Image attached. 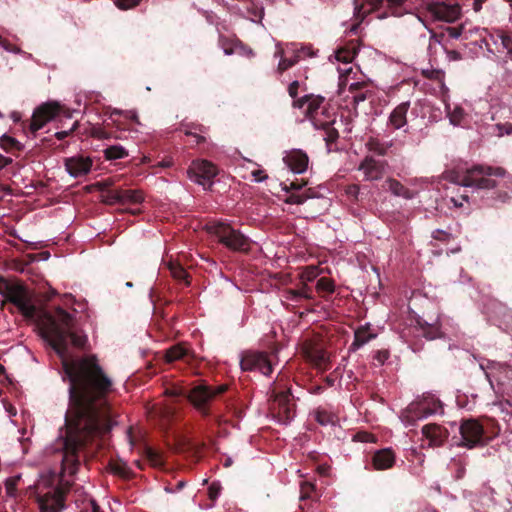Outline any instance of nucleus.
Returning a JSON list of instances; mask_svg holds the SVG:
<instances>
[{
  "label": "nucleus",
  "mask_w": 512,
  "mask_h": 512,
  "mask_svg": "<svg viewBox=\"0 0 512 512\" xmlns=\"http://www.w3.org/2000/svg\"><path fill=\"white\" fill-rule=\"evenodd\" d=\"M463 116V110L461 108H456L452 115L450 116V121L452 124H458Z\"/></svg>",
  "instance_id": "nucleus-63"
},
{
  "label": "nucleus",
  "mask_w": 512,
  "mask_h": 512,
  "mask_svg": "<svg viewBox=\"0 0 512 512\" xmlns=\"http://www.w3.org/2000/svg\"><path fill=\"white\" fill-rule=\"evenodd\" d=\"M164 358L167 363L175 361L192 363L195 359V354L185 343H178L165 350Z\"/></svg>",
  "instance_id": "nucleus-17"
},
{
  "label": "nucleus",
  "mask_w": 512,
  "mask_h": 512,
  "mask_svg": "<svg viewBox=\"0 0 512 512\" xmlns=\"http://www.w3.org/2000/svg\"><path fill=\"white\" fill-rule=\"evenodd\" d=\"M270 410L273 416L282 423L289 422L295 414L290 387L287 384H282L279 380L271 389Z\"/></svg>",
  "instance_id": "nucleus-3"
},
{
  "label": "nucleus",
  "mask_w": 512,
  "mask_h": 512,
  "mask_svg": "<svg viewBox=\"0 0 512 512\" xmlns=\"http://www.w3.org/2000/svg\"><path fill=\"white\" fill-rule=\"evenodd\" d=\"M323 101L324 98L321 96L305 95L294 100L292 106L294 108L302 109L304 114L310 118L314 124L315 117L322 119V116L324 115V109L319 113V109L321 108Z\"/></svg>",
  "instance_id": "nucleus-13"
},
{
  "label": "nucleus",
  "mask_w": 512,
  "mask_h": 512,
  "mask_svg": "<svg viewBox=\"0 0 512 512\" xmlns=\"http://www.w3.org/2000/svg\"><path fill=\"white\" fill-rule=\"evenodd\" d=\"M19 477L9 478L6 481V490L9 495H13L16 491L17 482L19 481Z\"/></svg>",
  "instance_id": "nucleus-57"
},
{
  "label": "nucleus",
  "mask_w": 512,
  "mask_h": 512,
  "mask_svg": "<svg viewBox=\"0 0 512 512\" xmlns=\"http://www.w3.org/2000/svg\"><path fill=\"white\" fill-rule=\"evenodd\" d=\"M374 470H387L395 464V453L391 448H384L374 452L371 460Z\"/></svg>",
  "instance_id": "nucleus-20"
},
{
  "label": "nucleus",
  "mask_w": 512,
  "mask_h": 512,
  "mask_svg": "<svg viewBox=\"0 0 512 512\" xmlns=\"http://www.w3.org/2000/svg\"><path fill=\"white\" fill-rule=\"evenodd\" d=\"M422 75L427 79L437 81L441 84H443L445 78L444 72L438 69L423 70Z\"/></svg>",
  "instance_id": "nucleus-44"
},
{
  "label": "nucleus",
  "mask_w": 512,
  "mask_h": 512,
  "mask_svg": "<svg viewBox=\"0 0 512 512\" xmlns=\"http://www.w3.org/2000/svg\"><path fill=\"white\" fill-rule=\"evenodd\" d=\"M251 174L256 182H262L268 178L265 171L260 169L253 170Z\"/></svg>",
  "instance_id": "nucleus-62"
},
{
  "label": "nucleus",
  "mask_w": 512,
  "mask_h": 512,
  "mask_svg": "<svg viewBox=\"0 0 512 512\" xmlns=\"http://www.w3.org/2000/svg\"><path fill=\"white\" fill-rule=\"evenodd\" d=\"M443 178L450 183L474 188L487 206L498 207L512 198V177L502 167L474 165L464 171L448 170Z\"/></svg>",
  "instance_id": "nucleus-2"
},
{
  "label": "nucleus",
  "mask_w": 512,
  "mask_h": 512,
  "mask_svg": "<svg viewBox=\"0 0 512 512\" xmlns=\"http://www.w3.org/2000/svg\"><path fill=\"white\" fill-rule=\"evenodd\" d=\"M283 161L294 173L301 174L307 170L309 158L304 151L294 149L283 158Z\"/></svg>",
  "instance_id": "nucleus-18"
},
{
  "label": "nucleus",
  "mask_w": 512,
  "mask_h": 512,
  "mask_svg": "<svg viewBox=\"0 0 512 512\" xmlns=\"http://www.w3.org/2000/svg\"><path fill=\"white\" fill-rule=\"evenodd\" d=\"M1 147L6 151H9L12 149L20 150L21 144L15 138L7 136V135H3L1 137Z\"/></svg>",
  "instance_id": "nucleus-43"
},
{
  "label": "nucleus",
  "mask_w": 512,
  "mask_h": 512,
  "mask_svg": "<svg viewBox=\"0 0 512 512\" xmlns=\"http://www.w3.org/2000/svg\"><path fill=\"white\" fill-rule=\"evenodd\" d=\"M92 135L98 139H108L111 137V135L105 131L103 128H94Z\"/></svg>",
  "instance_id": "nucleus-61"
},
{
  "label": "nucleus",
  "mask_w": 512,
  "mask_h": 512,
  "mask_svg": "<svg viewBox=\"0 0 512 512\" xmlns=\"http://www.w3.org/2000/svg\"><path fill=\"white\" fill-rule=\"evenodd\" d=\"M123 116L124 118L126 119H130L134 122H137L138 123V116H137V113L134 112V111H121V110H117V109H114L111 114H110V120L114 123V124H117L118 125V117H121Z\"/></svg>",
  "instance_id": "nucleus-38"
},
{
  "label": "nucleus",
  "mask_w": 512,
  "mask_h": 512,
  "mask_svg": "<svg viewBox=\"0 0 512 512\" xmlns=\"http://www.w3.org/2000/svg\"><path fill=\"white\" fill-rule=\"evenodd\" d=\"M220 488L216 486L215 484H212L209 487V498L214 500L219 496Z\"/></svg>",
  "instance_id": "nucleus-64"
},
{
  "label": "nucleus",
  "mask_w": 512,
  "mask_h": 512,
  "mask_svg": "<svg viewBox=\"0 0 512 512\" xmlns=\"http://www.w3.org/2000/svg\"><path fill=\"white\" fill-rule=\"evenodd\" d=\"M307 184V182L303 181V180H294V181H291L289 185H284L283 187V190L289 192L290 190H295V191H299L301 190L305 185Z\"/></svg>",
  "instance_id": "nucleus-52"
},
{
  "label": "nucleus",
  "mask_w": 512,
  "mask_h": 512,
  "mask_svg": "<svg viewBox=\"0 0 512 512\" xmlns=\"http://www.w3.org/2000/svg\"><path fill=\"white\" fill-rule=\"evenodd\" d=\"M312 195L310 194V189H308L307 191H305L304 193L302 194H298V193H292L290 194L287 199L285 200V202L287 204H303L307 199L311 198Z\"/></svg>",
  "instance_id": "nucleus-41"
},
{
  "label": "nucleus",
  "mask_w": 512,
  "mask_h": 512,
  "mask_svg": "<svg viewBox=\"0 0 512 512\" xmlns=\"http://www.w3.org/2000/svg\"><path fill=\"white\" fill-rule=\"evenodd\" d=\"M284 297L286 300L294 302V303H300L303 298L301 297L298 288L297 289H287L284 291Z\"/></svg>",
  "instance_id": "nucleus-47"
},
{
  "label": "nucleus",
  "mask_w": 512,
  "mask_h": 512,
  "mask_svg": "<svg viewBox=\"0 0 512 512\" xmlns=\"http://www.w3.org/2000/svg\"><path fill=\"white\" fill-rule=\"evenodd\" d=\"M335 119L331 115H327V119L323 120L315 117L314 119V127L316 129H322L325 131L324 140L329 147L331 144L335 143L339 138V133L337 129L333 127Z\"/></svg>",
  "instance_id": "nucleus-22"
},
{
  "label": "nucleus",
  "mask_w": 512,
  "mask_h": 512,
  "mask_svg": "<svg viewBox=\"0 0 512 512\" xmlns=\"http://www.w3.org/2000/svg\"><path fill=\"white\" fill-rule=\"evenodd\" d=\"M301 353L306 361L318 368L325 367L328 362V355L325 349L320 344L311 340L303 342Z\"/></svg>",
  "instance_id": "nucleus-14"
},
{
  "label": "nucleus",
  "mask_w": 512,
  "mask_h": 512,
  "mask_svg": "<svg viewBox=\"0 0 512 512\" xmlns=\"http://www.w3.org/2000/svg\"><path fill=\"white\" fill-rule=\"evenodd\" d=\"M6 301L13 304L25 318H34L36 314V307L32 303L25 287L21 285H14L6 298Z\"/></svg>",
  "instance_id": "nucleus-11"
},
{
  "label": "nucleus",
  "mask_w": 512,
  "mask_h": 512,
  "mask_svg": "<svg viewBox=\"0 0 512 512\" xmlns=\"http://www.w3.org/2000/svg\"><path fill=\"white\" fill-rule=\"evenodd\" d=\"M40 331L61 359L69 381L65 433L60 436L61 474L74 476L94 441L113 426L108 397L114 391V384L96 355L71 357L70 344L77 349H85L87 344V336L77 327L73 315L57 307L53 313H45Z\"/></svg>",
  "instance_id": "nucleus-1"
},
{
  "label": "nucleus",
  "mask_w": 512,
  "mask_h": 512,
  "mask_svg": "<svg viewBox=\"0 0 512 512\" xmlns=\"http://www.w3.org/2000/svg\"><path fill=\"white\" fill-rule=\"evenodd\" d=\"M316 493V485L309 481H303L300 484V500H314Z\"/></svg>",
  "instance_id": "nucleus-36"
},
{
  "label": "nucleus",
  "mask_w": 512,
  "mask_h": 512,
  "mask_svg": "<svg viewBox=\"0 0 512 512\" xmlns=\"http://www.w3.org/2000/svg\"><path fill=\"white\" fill-rule=\"evenodd\" d=\"M187 174L190 180L202 185L205 190L211 189L213 179L218 174L217 167L210 161L205 159H198L192 161Z\"/></svg>",
  "instance_id": "nucleus-8"
},
{
  "label": "nucleus",
  "mask_w": 512,
  "mask_h": 512,
  "mask_svg": "<svg viewBox=\"0 0 512 512\" xmlns=\"http://www.w3.org/2000/svg\"><path fill=\"white\" fill-rule=\"evenodd\" d=\"M463 29H464L463 26L448 27L446 31H447V34L449 35V37L457 39L461 36Z\"/></svg>",
  "instance_id": "nucleus-60"
},
{
  "label": "nucleus",
  "mask_w": 512,
  "mask_h": 512,
  "mask_svg": "<svg viewBox=\"0 0 512 512\" xmlns=\"http://www.w3.org/2000/svg\"><path fill=\"white\" fill-rule=\"evenodd\" d=\"M349 92L352 94L355 104L369 100L374 96L373 90L370 89L366 82H354L350 84Z\"/></svg>",
  "instance_id": "nucleus-25"
},
{
  "label": "nucleus",
  "mask_w": 512,
  "mask_h": 512,
  "mask_svg": "<svg viewBox=\"0 0 512 512\" xmlns=\"http://www.w3.org/2000/svg\"><path fill=\"white\" fill-rule=\"evenodd\" d=\"M336 57L341 62L350 63L354 59V53L345 49H340L337 51Z\"/></svg>",
  "instance_id": "nucleus-50"
},
{
  "label": "nucleus",
  "mask_w": 512,
  "mask_h": 512,
  "mask_svg": "<svg viewBox=\"0 0 512 512\" xmlns=\"http://www.w3.org/2000/svg\"><path fill=\"white\" fill-rule=\"evenodd\" d=\"M417 326L422 331V335L427 340L441 339L445 333L441 330V325L437 320L435 323H429L425 320H417Z\"/></svg>",
  "instance_id": "nucleus-26"
},
{
  "label": "nucleus",
  "mask_w": 512,
  "mask_h": 512,
  "mask_svg": "<svg viewBox=\"0 0 512 512\" xmlns=\"http://www.w3.org/2000/svg\"><path fill=\"white\" fill-rule=\"evenodd\" d=\"M234 41L229 38L221 35L219 37V46L223 49L226 55H231L234 53Z\"/></svg>",
  "instance_id": "nucleus-45"
},
{
  "label": "nucleus",
  "mask_w": 512,
  "mask_h": 512,
  "mask_svg": "<svg viewBox=\"0 0 512 512\" xmlns=\"http://www.w3.org/2000/svg\"><path fill=\"white\" fill-rule=\"evenodd\" d=\"M497 37L500 40L502 47L507 50V54L512 59V33L499 31L497 33Z\"/></svg>",
  "instance_id": "nucleus-39"
},
{
  "label": "nucleus",
  "mask_w": 512,
  "mask_h": 512,
  "mask_svg": "<svg viewBox=\"0 0 512 512\" xmlns=\"http://www.w3.org/2000/svg\"><path fill=\"white\" fill-rule=\"evenodd\" d=\"M79 126V123L78 121H75L72 125V127L69 129V130H64V131H59V132H56L55 133V137L58 139V140H63L65 139L66 137L70 136L74 131L77 130Z\"/></svg>",
  "instance_id": "nucleus-53"
},
{
  "label": "nucleus",
  "mask_w": 512,
  "mask_h": 512,
  "mask_svg": "<svg viewBox=\"0 0 512 512\" xmlns=\"http://www.w3.org/2000/svg\"><path fill=\"white\" fill-rule=\"evenodd\" d=\"M104 157L106 160L123 159L128 156V151L121 145H112L104 149Z\"/></svg>",
  "instance_id": "nucleus-32"
},
{
  "label": "nucleus",
  "mask_w": 512,
  "mask_h": 512,
  "mask_svg": "<svg viewBox=\"0 0 512 512\" xmlns=\"http://www.w3.org/2000/svg\"><path fill=\"white\" fill-rule=\"evenodd\" d=\"M429 12L437 20L454 22L461 16V6L457 3L437 2L429 5Z\"/></svg>",
  "instance_id": "nucleus-15"
},
{
  "label": "nucleus",
  "mask_w": 512,
  "mask_h": 512,
  "mask_svg": "<svg viewBox=\"0 0 512 512\" xmlns=\"http://www.w3.org/2000/svg\"><path fill=\"white\" fill-rule=\"evenodd\" d=\"M359 170L363 171L365 180H379L384 175V163L377 161L372 157H366L360 163Z\"/></svg>",
  "instance_id": "nucleus-19"
},
{
  "label": "nucleus",
  "mask_w": 512,
  "mask_h": 512,
  "mask_svg": "<svg viewBox=\"0 0 512 512\" xmlns=\"http://www.w3.org/2000/svg\"><path fill=\"white\" fill-rule=\"evenodd\" d=\"M382 3L383 0H355V15L364 19L368 14L378 9Z\"/></svg>",
  "instance_id": "nucleus-27"
},
{
  "label": "nucleus",
  "mask_w": 512,
  "mask_h": 512,
  "mask_svg": "<svg viewBox=\"0 0 512 512\" xmlns=\"http://www.w3.org/2000/svg\"><path fill=\"white\" fill-rule=\"evenodd\" d=\"M275 57H280V61L278 64V72L283 73L287 69L294 66L300 59V54L297 52L293 58H285L283 57V50H278L275 52Z\"/></svg>",
  "instance_id": "nucleus-33"
},
{
  "label": "nucleus",
  "mask_w": 512,
  "mask_h": 512,
  "mask_svg": "<svg viewBox=\"0 0 512 512\" xmlns=\"http://www.w3.org/2000/svg\"><path fill=\"white\" fill-rule=\"evenodd\" d=\"M227 389L225 384L218 386L200 384L189 391L187 398L202 416L208 417L211 415L210 403L225 393Z\"/></svg>",
  "instance_id": "nucleus-5"
},
{
  "label": "nucleus",
  "mask_w": 512,
  "mask_h": 512,
  "mask_svg": "<svg viewBox=\"0 0 512 512\" xmlns=\"http://www.w3.org/2000/svg\"><path fill=\"white\" fill-rule=\"evenodd\" d=\"M318 276V270L316 267H307L301 274L302 281L311 282Z\"/></svg>",
  "instance_id": "nucleus-49"
},
{
  "label": "nucleus",
  "mask_w": 512,
  "mask_h": 512,
  "mask_svg": "<svg viewBox=\"0 0 512 512\" xmlns=\"http://www.w3.org/2000/svg\"><path fill=\"white\" fill-rule=\"evenodd\" d=\"M115 5L121 10H127L136 7L141 0H114Z\"/></svg>",
  "instance_id": "nucleus-48"
},
{
  "label": "nucleus",
  "mask_w": 512,
  "mask_h": 512,
  "mask_svg": "<svg viewBox=\"0 0 512 512\" xmlns=\"http://www.w3.org/2000/svg\"><path fill=\"white\" fill-rule=\"evenodd\" d=\"M298 290L303 300L313 299L312 288L309 287L306 282L302 281Z\"/></svg>",
  "instance_id": "nucleus-51"
},
{
  "label": "nucleus",
  "mask_w": 512,
  "mask_h": 512,
  "mask_svg": "<svg viewBox=\"0 0 512 512\" xmlns=\"http://www.w3.org/2000/svg\"><path fill=\"white\" fill-rule=\"evenodd\" d=\"M185 134L187 136H191V137L195 138V143L196 144H201V143H204L206 141V138L203 135L204 133H200V132H196V131H190V130H185Z\"/></svg>",
  "instance_id": "nucleus-58"
},
{
  "label": "nucleus",
  "mask_w": 512,
  "mask_h": 512,
  "mask_svg": "<svg viewBox=\"0 0 512 512\" xmlns=\"http://www.w3.org/2000/svg\"><path fill=\"white\" fill-rule=\"evenodd\" d=\"M120 196L121 204H137L144 200V196L141 190L120 189Z\"/></svg>",
  "instance_id": "nucleus-29"
},
{
  "label": "nucleus",
  "mask_w": 512,
  "mask_h": 512,
  "mask_svg": "<svg viewBox=\"0 0 512 512\" xmlns=\"http://www.w3.org/2000/svg\"><path fill=\"white\" fill-rule=\"evenodd\" d=\"M314 416L315 420L321 425L334 424L335 421L334 414L320 407L314 411Z\"/></svg>",
  "instance_id": "nucleus-34"
},
{
  "label": "nucleus",
  "mask_w": 512,
  "mask_h": 512,
  "mask_svg": "<svg viewBox=\"0 0 512 512\" xmlns=\"http://www.w3.org/2000/svg\"><path fill=\"white\" fill-rule=\"evenodd\" d=\"M385 183L388 190L397 197H403L405 199H412L414 197V192L396 179L388 178Z\"/></svg>",
  "instance_id": "nucleus-28"
},
{
  "label": "nucleus",
  "mask_w": 512,
  "mask_h": 512,
  "mask_svg": "<svg viewBox=\"0 0 512 512\" xmlns=\"http://www.w3.org/2000/svg\"><path fill=\"white\" fill-rule=\"evenodd\" d=\"M389 351L388 350H378L375 355H374V359L379 363V364H384L385 361L389 358Z\"/></svg>",
  "instance_id": "nucleus-59"
},
{
  "label": "nucleus",
  "mask_w": 512,
  "mask_h": 512,
  "mask_svg": "<svg viewBox=\"0 0 512 512\" xmlns=\"http://www.w3.org/2000/svg\"><path fill=\"white\" fill-rule=\"evenodd\" d=\"M377 334L371 330V325L366 323L358 327L354 332V340L349 346V351H356L369 341L375 339Z\"/></svg>",
  "instance_id": "nucleus-23"
},
{
  "label": "nucleus",
  "mask_w": 512,
  "mask_h": 512,
  "mask_svg": "<svg viewBox=\"0 0 512 512\" xmlns=\"http://www.w3.org/2000/svg\"><path fill=\"white\" fill-rule=\"evenodd\" d=\"M367 146L369 148L370 151L380 155V156H384L387 154V150H388V146L381 143L379 140L377 139H370L367 143Z\"/></svg>",
  "instance_id": "nucleus-40"
},
{
  "label": "nucleus",
  "mask_w": 512,
  "mask_h": 512,
  "mask_svg": "<svg viewBox=\"0 0 512 512\" xmlns=\"http://www.w3.org/2000/svg\"><path fill=\"white\" fill-rule=\"evenodd\" d=\"M483 430L485 440H487V444L492 441L495 437H497L500 433V427L497 421L494 419L486 418L484 419Z\"/></svg>",
  "instance_id": "nucleus-30"
},
{
  "label": "nucleus",
  "mask_w": 512,
  "mask_h": 512,
  "mask_svg": "<svg viewBox=\"0 0 512 512\" xmlns=\"http://www.w3.org/2000/svg\"><path fill=\"white\" fill-rule=\"evenodd\" d=\"M144 454L145 457L153 466L162 465L161 455L156 450L152 449L151 447H145Z\"/></svg>",
  "instance_id": "nucleus-42"
},
{
  "label": "nucleus",
  "mask_w": 512,
  "mask_h": 512,
  "mask_svg": "<svg viewBox=\"0 0 512 512\" xmlns=\"http://www.w3.org/2000/svg\"><path fill=\"white\" fill-rule=\"evenodd\" d=\"M459 433L461 435L460 445L463 447L472 449L487 445V440H485L484 436L483 423L479 419H462L459 426Z\"/></svg>",
  "instance_id": "nucleus-6"
},
{
  "label": "nucleus",
  "mask_w": 512,
  "mask_h": 512,
  "mask_svg": "<svg viewBox=\"0 0 512 512\" xmlns=\"http://www.w3.org/2000/svg\"><path fill=\"white\" fill-rule=\"evenodd\" d=\"M319 293L332 294L335 290L334 281L327 277H321L316 284Z\"/></svg>",
  "instance_id": "nucleus-37"
},
{
  "label": "nucleus",
  "mask_w": 512,
  "mask_h": 512,
  "mask_svg": "<svg viewBox=\"0 0 512 512\" xmlns=\"http://www.w3.org/2000/svg\"><path fill=\"white\" fill-rule=\"evenodd\" d=\"M441 408L442 405L439 399L428 396L410 403L402 417L408 424H413L417 420L436 414Z\"/></svg>",
  "instance_id": "nucleus-7"
},
{
  "label": "nucleus",
  "mask_w": 512,
  "mask_h": 512,
  "mask_svg": "<svg viewBox=\"0 0 512 512\" xmlns=\"http://www.w3.org/2000/svg\"><path fill=\"white\" fill-rule=\"evenodd\" d=\"M210 234L218 239V242L226 248L237 252H246L250 248V240L240 230L231 225L217 222L208 227Z\"/></svg>",
  "instance_id": "nucleus-4"
},
{
  "label": "nucleus",
  "mask_w": 512,
  "mask_h": 512,
  "mask_svg": "<svg viewBox=\"0 0 512 512\" xmlns=\"http://www.w3.org/2000/svg\"><path fill=\"white\" fill-rule=\"evenodd\" d=\"M299 87L300 83L297 80L291 82L290 85L288 86V93L289 96L293 99V101L298 99L297 96Z\"/></svg>",
  "instance_id": "nucleus-56"
},
{
  "label": "nucleus",
  "mask_w": 512,
  "mask_h": 512,
  "mask_svg": "<svg viewBox=\"0 0 512 512\" xmlns=\"http://www.w3.org/2000/svg\"><path fill=\"white\" fill-rule=\"evenodd\" d=\"M14 287V285H11L6 279L3 277H0V294L7 298V296L10 293V290Z\"/></svg>",
  "instance_id": "nucleus-54"
},
{
  "label": "nucleus",
  "mask_w": 512,
  "mask_h": 512,
  "mask_svg": "<svg viewBox=\"0 0 512 512\" xmlns=\"http://www.w3.org/2000/svg\"><path fill=\"white\" fill-rule=\"evenodd\" d=\"M66 490L56 488L38 499L40 512H61L65 507Z\"/></svg>",
  "instance_id": "nucleus-12"
},
{
  "label": "nucleus",
  "mask_w": 512,
  "mask_h": 512,
  "mask_svg": "<svg viewBox=\"0 0 512 512\" xmlns=\"http://www.w3.org/2000/svg\"><path fill=\"white\" fill-rule=\"evenodd\" d=\"M451 235L449 233H447L446 231H443V230H435L433 231L432 233V238L435 239V240H439V241H442V242H446L450 239Z\"/></svg>",
  "instance_id": "nucleus-55"
},
{
  "label": "nucleus",
  "mask_w": 512,
  "mask_h": 512,
  "mask_svg": "<svg viewBox=\"0 0 512 512\" xmlns=\"http://www.w3.org/2000/svg\"><path fill=\"white\" fill-rule=\"evenodd\" d=\"M410 107V102H402L397 105L389 116V125L394 129H400L407 124V112Z\"/></svg>",
  "instance_id": "nucleus-24"
},
{
  "label": "nucleus",
  "mask_w": 512,
  "mask_h": 512,
  "mask_svg": "<svg viewBox=\"0 0 512 512\" xmlns=\"http://www.w3.org/2000/svg\"><path fill=\"white\" fill-rule=\"evenodd\" d=\"M168 268H169V271L171 273V276L175 280H177L179 282H184L185 285H189L190 284L189 274L187 273V271L179 263L169 262Z\"/></svg>",
  "instance_id": "nucleus-31"
},
{
  "label": "nucleus",
  "mask_w": 512,
  "mask_h": 512,
  "mask_svg": "<svg viewBox=\"0 0 512 512\" xmlns=\"http://www.w3.org/2000/svg\"><path fill=\"white\" fill-rule=\"evenodd\" d=\"M61 106L56 102H47L38 106L31 117L29 131L35 135L48 122L55 119L61 112Z\"/></svg>",
  "instance_id": "nucleus-9"
},
{
  "label": "nucleus",
  "mask_w": 512,
  "mask_h": 512,
  "mask_svg": "<svg viewBox=\"0 0 512 512\" xmlns=\"http://www.w3.org/2000/svg\"><path fill=\"white\" fill-rule=\"evenodd\" d=\"M92 165V159L82 155L68 157L64 160L66 171L74 178L87 175L91 171Z\"/></svg>",
  "instance_id": "nucleus-16"
},
{
  "label": "nucleus",
  "mask_w": 512,
  "mask_h": 512,
  "mask_svg": "<svg viewBox=\"0 0 512 512\" xmlns=\"http://www.w3.org/2000/svg\"><path fill=\"white\" fill-rule=\"evenodd\" d=\"M102 201L108 205L121 204L120 189L102 190Z\"/></svg>",
  "instance_id": "nucleus-35"
},
{
  "label": "nucleus",
  "mask_w": 512,
  "mask_h": 512,
  "mask_svg": "<svg viewBox=\"0 0 512 512\" xmlns=\"http://www.w3.org/2000/svg\"><path fill=\"white\" fill-rule=\"evenodd\" d=\"M345 193L348 198L354 202L360 200V187L358 184H350L345 188Z\"/></svg>",
  "instance_id": "nucleus-46"
},
{
  "label": "nucleus",
  "mask_w": 512,
  "mask_h": 512,
  "mask_svg": "<svg viewBox=\"0 0 512 512\" xmlns=\"http://www.w3.org/2000/svg\"><path fill=\"white\" fill-rule=\"evenodd\" d=\"M422 434L429 440L431 446H441L448 436L447 430L435 423L424 425Z\"/></svg>",
  "instance_id": "nucleus-21"
},
{
  "label": "nucleus",
  "mask_w": 512,
  "mask_h": 512,
  "mask_svg": "<svg viewBox=\"0 0 512 512\" xmlns=\"http://www.w3.org/2000/svg\"><path fill=\"white\" fill-rule=\"evenodd\" d=\"M241 369L244 371H259L263 375L272 373V364L266 352L246 351L240 360Z\"/></svg>",
  "instance_id": "nucleus-10"
}]
</instances>
